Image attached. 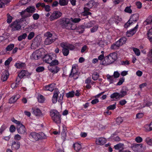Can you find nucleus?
Wrapping results in <instances>:
<instances>
[{
	"instance_id": "1",
	"label": "nucleus",
	"mask_w": 152,
	"mask_h": 152,
	"mask_svg": "<svg viewBox=\"0 0 152 152\" xmlns=\"http://www.w3.org/2000/svg\"><path fill=\"white\" fill-rule=\"evenodd\" d=\"M62 27L67 29L74 30L76 28V25L72 22L70 20L67 18H63L60 21Z\"/></svg>"
},
{
	"instance_id": "2",
	"label": "nucleus",
	"mask_w": 152,
	"mask_h": 152,
	"mask_svg": "<svg viewBox=\"0 0 152 152\" xmlns=\"http://www.w3.org/2000/svg\"><path fill=\"white\" fill-rule=\"evenodd\" d=\"M50 115L53 121L57 124L61 123V115L56 110L52 109L50 111Z\"/></svg>"
},
{
	"instance_id": "3",
	"label": "nucleus",
	"mask_w": 152,
	"mask_h": 152,
	"mask_svg": "<svg viewBox=\"0 0 152 152\" xmlns=\"http://www.w3.org/2000/svg\"><path fill=\"white\" fill-rule=\"evenodd\" d=\"M29 136L33 141H37L39 139H45L46 138V136L42 132H40L39 133L35 132H31Z\"/></svg>"
},
{
	"instance_id": "4",
	"label": "nucleus",
	"mask_w": 152,
	"mask_h": 152,
	"mask_svg": "<svg viewBox=\"0 0 152 152\" xmlns=\"http://www.w3.org/2000/svg\"><path fill=\"white\" fill-rule=\"evenodd\" d=\"M117 54L116 53H110L105 57V60H107L108 64L113 63L117 58Z\"/></svg>"
},
{
	"instance_id": "5",
	"label": "nucleus",
	"mask_w": 152,
	"mask_h": 152,
	"mask_svg": "<svg viewBox=\"0 0 152 152\" xmlns=\"http://www.w3.org/2000/svg\"><path fill=\"white\" fill-rule=\"evenodd\" d=\"M44 36L47 37L45 41V43L46 45L51 44L55 40L52 34L50 32H46Z\"/></svg>"
},
{
	"instance_id": "6",
	"label": "nucleus",
	"mask_w": 152,
	"mask_h": 152,
	"mask_svg": "<svg viewBox=\"0 0 152 152\" xmlns=\"http://www.w3.org/2000/svg\"><path fill=\"white\" fill-rule=\"evenodd\" d=\"M20 20H16L11 23L10 26L11 28L12 31H17L20 30L21 28Z\"/></svg>"
},
{
	"instance_id": "7",
	"label": "nucleus",
	"mask_w": 152,
	"mask_h": 152,
	"mask_svg": "<svg viewBox=\"0 0 152 152\" xmlns=\"http://www.w3.org/2000/svg\"><path fill=\"white\" fill-rule=\"evenodd\" d=\"M62 15V13L58 11H54L49 17L50 21L56 20L60 17Z\"/></svg>"
},
{
	"instance_id": "8",
	"label": "nucleus",
	"mask_w": 152,
	"mask_h": 152,
	"mask_svg": "<svg viewBox=\"0 0 152 152\" xmlns=\"http://www.w3.org/2000/svg\"><path fill=\"white\" fill-rule=\"evenodd\" d=\"M138 27V25L137 24L134 28L128 31L126 33L127 36L129 37L132 36L136 32Z\"/></svg>"
},
{
	"instance_id": "9",
	"label": "nucleus",
	"mask_w": 152,
	"mask_h": 152,
	"mask_svg": "<svg viewBox=\"0 0 152 152\" xmlns=\"http://www.w3.org/2000/svg\"><path fill=\"white\" fill-rule=\"evenodd\" d=\"M78 72L76 70L75 67L72 66L71 73L69 75V77H74L73 78L74 79H77L78 77Z\"/></svg>"
},
{
	"instance_id": "10",
	"label": "nucleus",
	"mask_w": 152,
	"mask_h": 152,
	"mask_svg": "<svg viewBox=\"0 0 152 152\" xmlns=\"http://www.w3.org/2000/svg\"><path fill=\"white\" fill-rule=\"evenodd\" d=\"M17 129L18 133L23 134L26 132V129L24 126L22 124L17 126Z\"/></svg>"
},
{
	"instance_id": "11",
	"label": "nucleus",
	"mask_w": 152,
	"mask_h": 152,
	"mask_svg": "<svg viewBox=\"0 0 152 152\" xmlns=\"http://www.w3.org/2000/svg\"><path fill=\"white\" fill-rule=\"evenodd\" d=\"M9 73L8 70L7 69L4 70L2 73L1 79L4 82L7 80L9 77Z\"/></svg>"
},
{
	"instance_id": "12",
	"label": "nucleus",
	"mask_w": 152,
	"mask_h": 152,
	"mask_svg": "<svg viewBox=\"0 0 152 152\" xmlns=\"http://www.w3.org/2000/svg\"><path fill=\"white\" fill-rule=\"evenodd\" d=\"M20 15L22 17V18L20 19V21H23L24 19H25L27 18L30 17L31 15V14L28 12H27L25 10H23L20 13Z\"/></svg>"
},
{
	"instance_id": "13",
	"label": "nucleus",
	"mask_w": 152,
	"mask_h": 152,
	"mask_svg": "<svg viewBox=\"0 0 152 152\" xmlns=\"http://www.w3.org/2000/svg\"><path fill=\"white\" fill-rule=\"evenodd\" d=\"M41 56V52L39 50H36L31 55V56L30 57L32 59H33L34 60H37L39 58V57Z\"/></svg>"
},
{
	"instance_id": "14",
	"label": "nucleus",
	"mask_w": 152,
	"mask_h": 152,
	"mask_svg": "<svg viewBox=\"0 0 152 152\" xmlns=\"http://www.w3.org/2000/svg\"><path fill=\"white\" fill-rule=\"evenodd\" d=\"M56 87V84L54 83H51L44 86V88L45 91H49L51 92L53 91Z\"/></svg>"
},
{
	"instance_id": "15",
	"label": "nucleus",
	"mask_w": 152,
	"mask_h": 152,
	"mask_svg": "<svg viewBox=\"0 0 152 152\" xmlns=\"http://www.w3.org/2000/svg\"><path fill=\"white\" fill-rule=\"evenodd\" d=\"M53 55H50L48 54H46L44 58V59L45 62L50 64V63L53 58Z\"/></svg>"
},
{
	"instance_id": "16",
	"label": "nucleus",
	"mask_w": 152,
	"mask_h": 152,
	"mask_svg": "<svg viewBox=\"0 0 152 152\" xmlns=\"http://www.w3.org/2000/svg\"><path fill=\"white\" fill-rule=\"evenodd\" d=\"M139 15L137 13H136L132 15L129 20V22H131L132 23L133 22H136L138 20Z\"/></svg>"
},
{
	"instance_id": "17",
	"label": "nucleus",
	"mask_w": 152,
	"mask_h": 152,
	"mask_svg": "<svg viewBox=\"0 0 152 152\" xmlns=\"http://www.w3.org/2000/svg\"><path fill=\"white\" fill-rule=\"evenodd\" d=\"M106 140L103 137H100L96 139V142L97 145H104L106 142Z\"/></svg>"
},
{
	"instance_id": "18",
	"label": "nucleus",
	"mask_w": 152,
	"mask_h": 152,
	"mask_svg": "<svg viewBox=\"0 0 152 152\" xmlns=\"http://www.w3.org/2000/svg\"><path fill=\"white\" fill-rule=\"evenodd\" d=\"M20 97L19 94L14 95L10 98L9 100V102L10 104H13L15 103L17 100Z\"/></svg>"
},
{
	"instance_id": "19",
	"label": "nucleus",
	"mask_w": 152,
	"mask_h": 152,
	"mask_svg": "<svg viewBox=\"0 0 152 152\" xmlns=\"http://www.w3.org/2000/svg\"><path fill=\"white\" fill-rule=\"evenodd\" d=\"M20 143L18 141H12V149L17 150L20 147Z\"/></svg>"
},
{
	"instance_id": "20",
	"label": "nucleus",
	"mask_w": 152,
	"mask_h": 152,
	"mask_svg": "<svg viewBox=\"0 0 152 152\" xmlns=\"http://www.w3.org/2000/svg\"><path fill=\"white\" fill-rule=\"evenodd\" d=\"M152 24V15L149 16L143 22V25L145 26L148 25Z\"/></svg>"
},
{
	"instance_id": "21",
	"label": "nucleus",
	"mask_w": 152,
	"mask_h": 152,
	"mask_svg": "<svg viewBox=\"0 0 152 152\" xmlns=\"http://www.w3.org/2000/svg\"><path fill=\"white\" fill-rule=\"evenodd\" d=\"M28 75V72L24 70H22L18 75V77L22 79L23 77L27 76Z\"/></svg>"
},
{
	"instance_id": "22",
	"label": "nucleus",
	"mask_w": 152,
	"mask_h": 152,
	"mask_svg": "<svg viewBox=\"0 0 152 152\" xmlns=\"http://www.w3.org/2000/svg\"><path fill=\"white\" fill-rule=\"evenodd\" d=\"M127 40V39L125 37H122L120 38L118 40L116 41V43L118 44L120 46L125 44Z\"/></svg>"
},
{
	"instance_id": "23",
	"label": "nucleus",
	"mask_w": 152,
	"mask_h": 152,
	"mask_svg": "<svg viewBox=\"0 0 152 152\" xmlns=\"http://www.w3.org/2000/svg\"><path fill=\"white\" fill-rule=\"evenodd\" d=\"M26 66L25 63L19 62H17L15 64V66L17 69L22 68Z\"/></svg>"
},
{
	"instance_id": "24",
	"label": "nucleus",
	"mask_w": 152,
	"mask_h": 152,
	"mask_svg": "<svg viewBox=\"0 0 152 152\" xmlns=\"http://www.w3.org/2000/svg\"><path fill=\"white\" fill-rule=\"evenodd\" d=\"M35 10L36 9L35 7L33 6H29L25 9V10L29 13L35 12Z\"/></svg>"
},
{
	"instance_id": "25",
	"label": "nucleus",
	"mask_w": 152,
	"mask_h": 152,
	"mask_svg": "<svg viewBox=\"0 0 152 152\" xmlns=\"http://www.w3.org/2000/svg\"><path fill=\"white\" fill-rule=\"evenodd\" d=\"M33 113L36 116H38L42 115V111L41 110L38 108L35 109L33 111Z\"/></svg>"
},
{
	"instance_id": "26",
	"label": "nucleus",
	"mask_w": 152,
	"mask_h": 152,
	"mask_svg": "<svg viewBox=\"0 0 152 152\" xmlns=\"http://www.w3.org/2000/svg\"><path fill=\"white\" fill-rule=\"evenodd\" d=\"M20 80L21 79H20V78L17 77L16 79L15 82L11 84V87L13 88H15L18 87L19 86L20 81Z\"/></svg>"
},
{
	"instance_id": "27",
	"label": "nucleus",
	"mask_w": 152,
	"mask_h": 152,
	"mask_svg": "<svg viewBox=\"0 0 152 152\" xmlns=\"http://www.w3.org/2000/svg\"><path fill=\"white\" fill-rule=\"evenodd\" d=\"M73 147L76 152H78L81 148V145L77 142H76L73 144Z\"/></svg>"
},
{
	"instance_id": "28",
	"label": "nucleus",
	"mask_w": 152,
	"mask_h": 152,
	"mask_svg": "<svg viewBox=\"0 0 152 152\" xmlns=\"http://www.w3.org/2000/svg\"><path fill=\"white\" fill-rule=\"evenodd\" d=\"M113 20L115 23H116L117 24H118L119 22L121 21L122 18L119 16L115 15L114 16V18H113Z\"/></svg>"
},
{
	"instance_id": "29",
	"label": "nucleus",
	"mask_w": 152,
	"mask_h": 152,
	"mask_svg": "<svg viewBox=\"0 0 152 152\" xmlns=\"http://www.w3.org/2000/svg\"><path fill=\"white\" fill-rule=\"evenodd\" d=\"M59 68L57 66H52L51 69H50V72L55 74L57 73L59 70Z\"/></svg>"
},
{
	"instance_id": "30",
	"label": "nucleus",
	"mask_w": 152,
	"mask_h": 152,
	"mask_svg": "<svg viewBox=\"0 0 152 152\" xmlns=\"http://www.w3.org/2000/svg\"><path fill=\"white\" fill-rule=\"evenodd\" d=\"M110 98L112 99L115 98L118 99L120 98V93L117 92L111 94Z\"/></svg>"
},
{
	"instance_id": "31",
	"label": "nucleus",
	"mask_w": 152,
	"mask_h": 152,
	"mask_svg": "<svg viewBox=\"0 0 152 152\" xmlns=\"http://www.w3.org/2000/svg\"><path fill=\"white\" fill-rule=\"evenodd\" d=\"M75 95V92L73 91H71L66 94V96L68 98L73 97Z\"/></svg>"
},
{
	"instance_id": "32",
	"label": "nucleus",
	"mask_w": 152,
	"mask_h": 152,
	"mask_svg": "<svg viewBox=\"0 0 152 152\" xmlns=\"http://www.w3.org/2000/svg\"><path fill=\"white\" fill-rule=\"evenodd\" d=\"M68 0H59V4L61 6H65L68 4Z\"/></svg>"
},
{
	"instance_id": "33",
	"label": "nucleus",
	"mask_w": 152,
	"mask_h": 152,
	"mask_svg": "<svg viewBox=\"0 0 152 152\" xmlns=\"http://www.w3.org/2000/svg\"><path fill=\"white\" fill-rule=\"evenodd\" d=\"M59 64V62L58 60L55 59L54 58L53 59L51 62L50 63V66H56Z\"/></svg>"
},
{
	"instance_id": "34",
	"label": "nucleus",
	"mask_w": 152,
	"mask_h": 152,
	"mask_svg": "<svg viewBox=\"0 0 152 152\" xmlns=\"http://www.w3.org/2000/svg\"><path fill=\"white\" fill-rule=\"evenodd\" d=\"M64 90L61 94H60V96L59 98L58 101L62 105L63 102V96L64 95Z\"/></svg>"
},
{
	"instance_id": "35",
	"label": "nucleus",
	"mask_w": 152,
	"mask_h": 152,
	"mask_svg": "<svg viewBox=\"0 0 152 152\" xmlns=\"http://www.w3.org/2000/svg\"><path fill=\"white\" fill-rule=\"evenodd\" d=\"M107 79L110 83H113L114 81V77L113 75L111 76L109 75H107Z\"/></svg>"
},
{
	"instance_id": "36",
	"label": "nucleus",
	"mask_w": 152,
	"mask_h": 152,
	"mask_svg": "<svg viewBox=\"0 0 152 152\" xmlns=\"http://www.w3.org/2000/svg\"><path fill=\"white\" fill-rule=\"evenodd\" d=\"M92 13L90 12H86L84 11L82 12L81 14V15L84 17H86L85 18H88V15H91Z\"/></svg>"
},
{
	"instance_id": "37",
	"label": "nucleus",
	"mask_w": 152,
	"mask_h": 152,
	"mask_svg": "<svg viewBox=\"0 0 152 152\" xmlns=\"http://www.w3.org/2000/svg\"><path fill=\"white\" fill-rule=\"evenodd\" d=\"M127 91L126 90H124V89H122L121 91L120 95V98H121L127 94Z\"/></svg>"
},
{
	"instance_id": "38",
	"label": "nucleus",
	"mask_w": 152,
	"mask_h": 152,
	"mask_svg": "<svg viewBox=\"0 0 152 152\" xmlns=\"http://www.w3.org/2000/svg\"><path fill=\"white\" fill-rule=\"evenodd\" d=\"M99 77V74L96 72H94L92 75V78L94 80H97Z\"/></svg>"
},
{
	"instance_id": "39",
	"label": "nucleus",
	"mask_w": 152,
	"mask_h": 152,
	"mask_svg": "<svg viewBox=\"0 0 152 152\" xmlns=\"http://www.w3.org/2000/svg\"><path fill=\"white\" fill-rule=\"evenodd\" d=\"M27 37V34L26 33H24L18 36V40L19 41H21L23 39H25Z\"/></svg>"
},
{
	"instance_id": "40",
	"label": "nucleus",
	"mask_w": 152,
	"mask_h": 152,
	"mask_svg": "<svg viewBox=\"0 0 152 152\" xmlns=\"http://www.w3.org/2000/svg\"><path fill=\"white\" fill-rule=\"evenodd\" d=\"M148 60L151 63H152V49L149 51L148 54Z\"/></svg>"
},
{
	"instance_id": "41",
	"label": "nucleus",
	"mask_w": 152,
	"mask_h": 152,
	"mask_svg": "<svg viewBox=\"0 0 152 152\" xmlns=\"http://www.w3.org/2000/svg\"><path fill=\"white\" fill-rule=\"evenodd\" d=\"M14 47V45L13 44H10L8 45L6 48L7 51H10L12 50Z\"/></svg>"
},
{
	"instance_id": "42",
	"label": "nucleus",
	"mask_w": 152,
	"mask_h": 152,
	"mask_svg": "<svg viewBox=\"0 0 152 152\" xmlns=\"http://www.w3.org/2000/svg\"><path fill=\"white\" fill-rule=\"evenodd\" d=\"M62 51L63 55L65 56H68L69 53V50L67 48L62 49Z\"/></svg>"
},
{
	"instance_id": "43",
	"label": "nucleus",
	"mask_w": 152,
	"mask_h": 152,
	"mask_svg": "<svg viewBox=\"0 0 152 152\" xmlns=\"http://www.w3.org/2000/svg\"><path fill=\"white\" fill-rule=\"evenodd\" d=\"M118 45V43H116V42L115 43L111 45L110 48L113 50L117 49L120 47V46Z\"/></svg>"
},
{
	"instance_id": "44",
	"label": "nucleus",
	"mask_w": 152,
	"mask_h": 152,
	"mask_svg": "<svg viewBox=\"0 0 152 152\" xmlns=\"http://www.w3.org/2000/svg\"><path fill=\"white\" fill-rule=\"evenodd\" d=\"M95 4V1L93 0L90 1L86 4V5L89 8H91Z\"/></svg>"
},
{
	"instance_id": "45",
	"label": "nucleus",
	"mask_w": 152,
	"mask_h": 152,
	"mask_svg": "<svg viewBox=\"0 0 152 152\" xmlns=\"http://www.w3.org/2000/svg\"><path fill=\"white\" fill-rule=\"evenodd\" d=\"M7 23H10L12 20L13 18L8 13L7 14Z\"/></svg>"
},
{
	"instance_id": "46",
	"label": "nucleus",
	"mask_w": 152,
	"mask_h": 152,
	"mask_svg": "<svg viewBox=\"0 0 152 152\" xmlns=\"http://www.w3.org/2000/svg\"><path fill=\"white\" fill-rule=\"evenodd\" d=\"M38 101L40 103H43L45 101L44 97L43 95H40L38 97Z\"/></svg>"
},
{
	"instance_id": "47",
	"label": "nucleus",
	"mask_w": 152,
	"mask_h": 152,
	"mask_svg": "<svg viewBox=\"0 0 152 152\" xmlns=\"http://www.w3.org/2000/svg\"><path fill=\"white\" fill-rule=\"evenodd\" d=\"M145 141L148 144L152 146V138L150 139L149 137H147L145 139Z\"/></svg>"
},
{
	"instance_id": "48",
	"label": "nucleus",
	"mask_w": 152,
	"mask_h": 152,
	"mask_svg": "<svg viewBox=\"0 0 152 152\" xmlns=\"http://www.w3.org/2000/svg\"><path fill=\"white\" fill-rule=\"evenodd\" d=\"M44 69H45L43 66H39L36 69V71L37 72H43Z\"/></svg>"
},
{
	"instance_id": "49",
	"label": "nucleus",
	"mask_w": 152,
	"mask_h": 152,
	"mask_svg": "<svg viewBox=\"0 0 152 152\" xmlns=\"http://www.w3.org/2000/svg\"><path fill=\"white\" fill-rule=\"evenodd\" d=\"M133 50L137 56H139L140 55V52L139 49L136 48H134Z\"/></svg>"
},
{
	"instance_id": "50",
	"label": "nucleus",
	"mask_w": 152,
	"mask_h": 152,
	"mask_svg": "<svg viewBox=\"0 0 152 152\" xmlns=\"http://www.w3.org/2000/svg\"><path fill=\"white\" fill-rule=\"evenodd\" d=\"M71 21L72 22L74 23H77L79 22L81 20V19L79 18H75L73 19L72 18H71Z\"/></svg>"
},
{
	"instance_id": "51",
	"label": "nucleus",
	"mask_w": 152,
	"mask_h": 152,
	"mask_svg": "<svg viewBox=\"0 0 152 152\" xmlns=\"http://www.w3.org/2000/svg\"><path fill=\"white\" fill-rule=\"evenodd\" d=\"M16 129L15 127L13 125H11L9 128L10 131L11 133L14 132L15 131Z\"/></svg>"
},
{
	"instance_id": "52",
	"label": "nucleus",
	"mask_w": 152,
	"mask_h": 152,
	"mask_svg": "<svg viewBox=\"0 0 152 152\" xmlns=\"http://www.w3.org/2000/svg\"><path fill=\"white\" fill-rule=\"evenodd\" d=\"M116 103L110 105L107 107V109L109 110H113L116 108Z\"/></svg>"
},
{
	"instance_id": "53",
	"label": "nucleus",
	"mask_w": 152,
	"mask_h": 152,
	"mask_svg": "<svg viewBox=\"0 0 152 152\" xmlns=\"http://www.w3.org/2000/svg\"><path fill=\"white\" fill-rule=\"evenodd\" d=\"M124 11L127 13H132V11L131 9V7L129 6L126 7L124 10Z\"/></svg>"
},
{
	"instance_id": "54",
	"label": "nucleus",
	"mask_w": 152,
	"mask_h": 152,
	"mask_svg": "<svg viewBox=\"0 0 152 152\" xmlns=\"http://www.w3.org/2000/svg\"><path fill=\"white\" fill-rule=\"evenodd\" d=\"M125 78L124 77H122L121 78L118 82L117 83L116 85L120 86L123 83L124 81Z\"/></svg>"
},
{
	"instance_id": "55",
	"label": "nucleus",
	"mask_w": 152,
	"mask_h": 152,
	"mask_svg": "<svg viewBox=\"0 0 152 152\" xmlns=\"http://www.w3.org/2000/svg\"><path fill=\"white\" fill-rule=\"evenodd\" d=\"M59 93V91L58 89L55 90L54 91L53 97L58 98V95Z\"/></svg>"
},
{
	"instance_id": "56",
	"label": "nucleus",
	"mask_w": 152,
	"mask_h": 152,
	"mask_svg": "<svg viewBox=\"0 0 152 152\" xmlns=\"http://www.w3.org/2000/svg\"><path fill=\"white\" fill-rule=\"evenodd\" d=\"M34 36V33L33 32H31L28 36V39L31 40L33 38Z\"/></svg>"
},
{
	"instance_id": "57",
	"label": "nucleus",
	"mask_w": 152,
	"mask_h": 152,
	"mask_svg": "<svg viewBox=\"0 0 152 152\" xmlns=\"http://www.w3.org/2000/svg\"><path fill=\"white\" fill-rule=\"evenodd\" d=\"M12 60V58L11 57L9 58L5 62L4 64L5 66L8 65L10 63V62Z\"/></svg>"
},
{
	"instance_id": "58",
	"label": "nucleus",
	"mask_w": 152,
	"mask_h": 152,
	"mask_svg": "<svg viewBox=\"0 0 152 152\" xmlns=\"http://www.w3.org/2000/svg\"><path fill=\"white\" fill-rule=\"evenodd\" d=\"M146 127H147V129L149 131L152 130V121L151 123L148 125L145 126Z\"/></svg>"
},
{
	"instance_id": "59",
	"label": "nucleus",
	"mask_w": 152,
	"mask_h": 152,
	"mask_svg": "<svg viewBox=\"0 0 152 152\" xmlns=\"http://www.w3.org/2000/svg\"><path fill=\"white\" fill-rule=\"evenodd\" d=\"M116 121L118 124H120L123 121V118L121 117H118L116 118Z\"/></svg>"
},
{
	"instance_id": "60",
	"label": "nucleus",
	"mask_w": 152,
	"mask_h": 152,
	"mask_svg": "<svg viewBox=\"0 0 152 152\" xmlns=\"http://www.w3.org/2000/svg\"><path fill=\"white\" fill-rule=\"evenodd\" d=\"M135 140L137 143H140L142 142V139L141 137L138 136L135 138Z\"/></svg>"
},
{
	"instance_id": "61",
	"label": "nucleus",
	"mask_w": 152,
	"mask_h": 152,
	"mask_svg": "<svg viewBox=\"0 0 152 152\" xmlns=\"http://www.w3.org/2000/svg\"><path fill=\"white\" fill-rule=\"evenodd\" d=\"M98 28V25H95L94 26L93 28H91V32L93 33L96 32Z\"/></svg>"
},
{
	"instance_id": "62",
	"label": "nucleus",
	"mask_w": 152,
	"mask_h": 152,
	"mask_svg": "<svg viewBox=\"0 0 152 152\" xmlns=\"http://www.w3.org/2000/svg\"><path fill=\"white\" fill-rule=\"evenodd\" d=\"M66 47L69 50H73L75 48V46L74 45L71 44L68 45Z\"/></svg>"
},
{
	"instance_id": "63",
	"label": "nucleus",
	"mask_w": 152,
	"mask_h": 152,
	"mask_svg": "<svg viewBox=\"0 0 152 152\" xmlns=\"http://www.w3.org/2000/svg\"><path fill=\"white\" fill-rule=\"evenodd\" d=\"M6 127L5 125H3L0 128V135L2 134V132L5 130Z\"/></svg>"
},
{
	"instance_id": "64",
	"label": "nucleus",
	"mask_w": 152,
	"mask_h": 152,
	"mask_svg": "<svg viewBox=\"0 0 152 152\" xmlns=\"http://www.w3.org/2000/svg\"><path fill=\"white\" fill-rule=\"evenodd\" d=\"M88 48L87 46L86 45H84L82 47L81 50V52L83 53L86 51V50H88Z\"/></svg>"
}]
</instances>
